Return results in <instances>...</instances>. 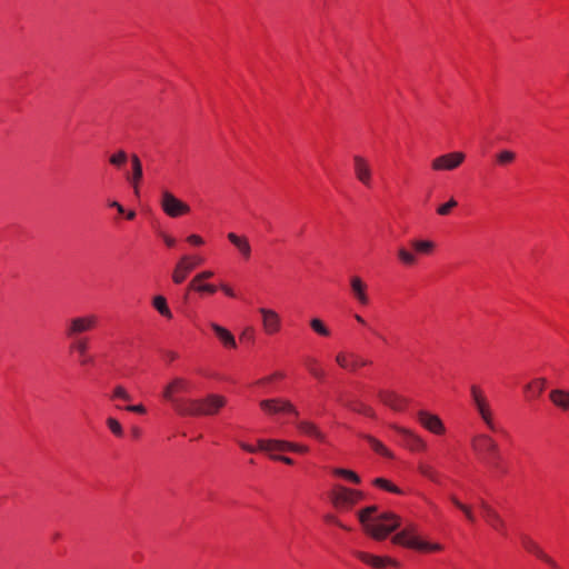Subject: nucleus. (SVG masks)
I'll return each instance as SVG.
<instances>
[{
    "label": "nucleus",
    "mask_w": 569,
    "mask_h": 569,
    "mask_svg": "<svg viewBox=\"0 0 569 569\" xmlns=\"http://www.w3.org/2000/svg\"><path fill=\"white\" fill-rule=\"evenodd\" d=\"M110 399L111 400L119 399V400H123V401H131L132 397L123 386L118 385L112 389Z\"/></svg>",
    "instance_id": "obj_37"
},
{
    "label": "nucleus",
    "mask_w": 569,
    "mask_h": 569,
    "mask_svg": "<svg viewBox=\"0 0 569 569\" xmlns=\"http://www.w3.org/2000/svg\"><path fill=\"white\" fill-rule=\"evenodd\" d=\"M379 401L393 411H403L410 405V398L393 389H379L377 391Z\"/></svg>",
    "instance_id": "obj_10"
},
{
    "label": "nucleus",
    "mask_w": 569,
    "mask_h": 569,
    "mask_svg": "<svg viewBox=\"0 0 569 569\" xmlns=\"http://www.w3.org/2000/svg\"><path fill=\"white\" fill-rule=\"evenodd\" d=\"M332 473L337 477H341L348 481H351L353 483H359L360 482V477L353 472L352 470H349V469H343V468H335L332 469Z\"/></svg>",
    "instance_id": "obj_35"
},
{
    "label": "nucleus",
    "mask_w": 569,
    "mask_h": 569,
    "mask_svg": "<svg viewBox=\"0 0 569 569\" xmlns=\"http://www.w3.org/2000/svg\"><path fill=\"white\" fill-rule=\"evenodd\" d=\"M341 402H342L346 407H349V408H351V409H352V410H355V411H363L365 413H371V412H372L371 408L366 407L365 405H362V403H360V402L352 401V400L347 399V398H342V399H341Z\"/></svg>",
    "instance_id": "obj_42"
},
{
    "label": "nucleus",
    "mask_w": 569,
    "mask_h": 569,
    "mask_svg": "<svg viewBox=\"0 0 569 569\" xmlns=\"http://www.w3.org/2000/svg\"><path fill=\"white\" fill-rule=\"evenodd\" d=\"M418 420H419L421 427H426V428L443 427V423L440 420V418L436 415L428 412V411H420L418 413Z\"/></svg>",
    "instance_id": "obj_29"
},
{
    "label": "nucleus",
    "mask_w": 569,
    "mask_h": 569,
    "mask_svg": "<svg viewBox=\"0 0 569 569\" xmlns=\"http://www.w3.org/2000/svg\"><path fill=\"white\" fill-rule=\"evenodd\" d=\"M465 153L460 151L446 153L435 158L431 168L436 171H451L457 169L465 161Z\"/></svg>",
    "instance_id": "obj_12"
},
{
    "label": "nucleus",
    "mask_w": 569,
    "mask_h": 569,
    "mask_svg": "<svg viewBox=\"0 0 569 569\" xmlns=\"http://www.w3.org/2000/svg\"><path fill=\"white\" fill-rule=\"evenodd\" d=\"M355 319H356L359 323H361V325H366L365 319H363L360 315H356V316H355Z\"/></svg>",
    "instance_id": "obj_59"
},
{
    "label": "nucleus",
    "mask_w": 569,
    "mask_h": 569,
    "mask_svg": "<svg viewBox=\"0 0 569 569\" xmlns=\"http://www.w3.org/2000/svg\"><path fill=\"white\" fill-rule=\"evenodd\" d=\"M221 290L230 298H234L236 297V293L233 291V289L231 287H229L228 284H224L222 283L220 286Z\"/></svg>",
    "instance_id": "obj_52"
},
{
    "label": "nucleus",
    "mask_w": 569,
    "mask_h": 569,
    "mask_svg": "<svg viewBox=\"0 0 569 569\" xmlns=\"http://www.w3.org/2000/svg\"><path fill=\"white\" fill-rule=\"evenodd\" d=\"M410 244L416 252L422 254H429L435 249V243L429 240H412Z\"/></svg>",
    "instance_id": "obj_33"
},
{
    "label": "nucleus",
    "mask_w": 569,
    "mask_h": 569,
    "mask_svg": "<svg viewBox=\"0 0 569 569\" xmlns=\"http://www.w3.org/2000/svg\"><path fill=\"white\" fill-rule=\"evenodd\" d=\"M353 172L357 180L365 187L370 188L372 183V169L365 157L355 154L353 158Z\"/></svg>",
    "instance_id": "obj_13"
},
{
    "label": "nucleus",
    "mask_w": 569,
    "mask_h": 569,
    "mask_svg": "<svg viewBox=\"0 0 569 569\" xmlns=\"http://www.w3.org/2000/svg\"><path fill=\"white\" fill-rule=\"evenodd\" d=\"M311 430V436L316 437V438H320L321 435L319 432V429H310Z\"/></svg>",
    "instance_id": "obj_58"
},
{
    "label": "nucleus",
    "mask_w": 569,
    "mask_h": 569,
    "mask_svg": "<svg viewBox=\"0 0 569 569\" xmlns=\"http://www.w3.org/2000/svg\"><path fill=\"white\" fill-rule=\"evenodd\" d=\"M450 500L459 510H461L463 512V515H465V517L467 518L468 521H470L472 523L476 522V516H475L472 509L469 506H467V505L462 503L461 501H459L457 499V497H455V496H451Z\"/></svg>",
    "instance_id": "obj_36"
},
{
    "label": "nucleus",
    "mask_w": 569,
    "mask_h": 569,
    "mask_svg": "<svg viewBox=\"0 0 569 569\" xmlns=\"http://www.w3.org/2000/svg\"><path fill=\"white\" fill-rule=\"evenodd\" d=\"M363 530L376 540L385 539L400 527V518L392 512L378 513L376 506L367 507L358 512Z\"/></svg>",
    "instance_id": "obj_1"
},
{
    "label": "nucleus",
    "mask_w": 569,
    "mask_h": 569,
    "mask_svg": "<svg viewBox=\"0 0 569 569\" xmlns=\"http://www.w3.org/2000/svg\"><path fill=\"white\" fill-rule=\"evenodd\" d=\"M371 332H373L376 336L380 337L378 332L375 331V329H371Z\"/></svg>",
    "instance_id": "obj_63"
},
{
    "label": "nucleus",
    "mask_w": 569,
    "mask_h": 569,
    "mask_svg": "<svg viewBox=\"0 0 569 569\" xmlns=\"http://www.w3.org/2000/svg\"><path fill=\"white\" fill-rule=\"evenodd\" d=\"M307 368L308 371L317 379H323L325 378V371L318 367V362L316 359H308L307 360Z\"/></svg>",
    "instance_id": "obj_41"
},
{
    "label": "nucleus",
    "mask_w": 569,
    "mask_h": 569,
    "mask_svg": "<svg viewBox=\"0 0 569 569\" xmlns=\"http://www.w3.org/2000/svg\"><path fill=\"white\" fill-rule=\"evenodd\" d=\"M336 362L338 366L342 369H346L348 371L355 372L360 367H365L370 363L367 359L352 353V352H339L336 356Z\"/></svg>",
    "instance_id": "obj_15"
},
{
    "label": "nucleus",
    "mask_w": 569,
    "mask_h": 569,
    "mask_svg": "<svg viewBox=\"0 0 569 569\" xmlns=\"http://www.w3.org/2000/svg\"><path fill=\"white\" fill-rule=\"evenodd\" d=\"M169 357H170V360H174V359L177 358V353L171 352V353L169 355Z\"/></svg>",
    "instance_id": "obj_61"
},
{
    "label": "nucleus",
    "mask_w": 569,
    "mask_h": 569,
    "mask_svg": "<svg viewBox=\"0 0 569 569\" xmlns=\"http://www.w3.org/2000/svg\"><path fill=\"white\" fill-rule=\"evenodd\" d=\"M69 350L78 355V361L81 367L93 365L94 359L89 355V339L79 338L71 341Z\"/></svg>",
    "instance_id": "obj_17"
},
{
    "label": "nucleus",
    "mask_w": 569,
    "mask_h": 569,
    "mask_svg": "<svg viewBox=\"0 0 569 569\" xmlns=\"http://www.w3.org/2000/svg\"><path fill=\"white\" fill-rule=\"evenodd\" d=\"M356 557L376 569L385 568L386 566H398V562L389 557L373 556L363 551H357Z\"/></svg>",
    "instance_id": "obj_24"
},
{
    "label": "nucleus",
    "mask_w": 569,
    "mask_h": 569,
    "mask_svg": "<svg viewBox=\"0 0 569 569\" xmlns=\"http://www.w3.org/2000/svg\"><path fill=\"white\" fill-rule=\"evenodd\" d=\"M116 437L122 438L124 436L123 429H111Z\"/></svg>",
    "instance_id": "obj_57"
},
{
    "label": "nucleus",
    "mask_w": 569,
    "mask_h": 569,
    "mask_svg": "<svg viewBox=\"0 0 569 569\" xmlns=\"http://www.w3.org/2000/svg\"><path fill=\"white\" fill-rule=\"evenodd\" d=\"M259 407L262 412L269 416H298L296 407L283 398L262 399Z\"/></svg>",
    "instance_id": "obj_8"
},
{
    "label": "nucleus",
    "mask_w": 569,
    "mask_h": 569,
    "mask_svg": "<svg viewBox=\"0 0 569 569\" xmlns=\"http://www.w3.org/2000/svg\"><path fill=\"white\" fill-rule=\"evenodd\" d=\"M392 542L419 551H440V543H430L421 540L417 535V526L408 523L400 532L392 537Z\"/></svg>",
    "instance_id": "obj_4"
},
{
    "label": "nucleus",
    "mask_w": 569,
    "mask_h": 569,
    "mask_svg": "<svg viewBox=\"0 0 569 569\" xmlns=\"http://www.w3.org/2000/svg\"><path fill=\"white\" fill-rule=\"evenodd\" d=\"M189 272H190V267L184 266V262H181L179 260V262L176 264L174 270L172 272L173 282L177 284L182 283L186 280Z\"/></svg>",
    "instance_id": "obj_32"
},
{
    "label": "nucleus",
    "mask_w": 569,
    "mask_h": 569,
    "mask_svg": "<svg viewBox=\"0 0 569 569\" xmlns=\"http://www.w3.org/2000/svg\"><path fill=\"white\" fill-rule=\"evenodd\" d=\"M283 377L284 375L282 372L276 371L256 380L251 387L260 389L261 393H271L277 389L276 382L283 379Z\"/></svg>",
    "instance_id": "obj_25"
},
{
    "label": "nucleus",
    "mask_w": 569,
    "mask_h": 569,
    "mask_svg": "<svg viewBox=\"0 0 569 569\" xmlns=\"http://www.w3.org/2000/svg\"><path fill=\"white\" fill-rule=\"evenodd\" d=\"M227 238L230 241V243L237 249L240 257L244 261L250 260V258L252 256V248H251L249 239L246 236H239L234 232H229L227 234Z\"/></svg>",
    "instance_id": "obj_18"
},
{
    "label": "nucleus",
    "mask_w": 569,
    "mask_h": 569,
    "mask_svg": "<svg viewBox=\"0 0 569 569\" xmlns=\"http://www.w3.org/2000/svg\"><path fill=\"white\" fill-rule=\"evenodd\" d=\"M98 325V317L96 315H84L73 317L68 320L64 335L68 339L82 338L81 335L93 330Z\"/></svg>",
    "instance_id": "obj_6"
},
{
    "label": "nucleus",
    "mask_w": 569,
    "mask_h": 569,
    "mask_svg": "<svg viewBox=\"0 0 569 569\" xmlns=\"http://www.w3.org/2000/svg\"><path fill=\"white\" fill-rule=\"evenodd\" d=\"M310 327L317 335L321 337H329L331 333L330 329L319 318H312L310 320Z\"/></svg>",
    "instance_id": "obj_34"
},
{
    "label": "nucleus",
    "mask_w": 569,
    "mask_h": 569,
    "mask_svg": "<svg viewBox=\"0 0 569 569\" xmlns=\"http://www.w3.org/2000/svg\"><path fill=\"white\" fill-rule=\"evenodd\" d=\"M242 449H244L248 452H256L258 449L262 451H267L269 453L276 452V451H297V452H305L307 451V447L295 445L288 441L283 440H264L260 439L258 440V447H253L250 445L241 443L240 445Z\"/></svg>",
    "instance_id": "obj_7"
},
{
    "label": "nucleus",
    "mask_w": 569,
    "mask_h": 569,
    "mask_svg": "<svg viewBox=\"0 0 569 569\" xmlns=\"http://www.w3.org/2000/svg\"><path fill=\"white\" fill-rule=\"evenodd\" d=\"M373 485L379 487V488H381V489H385L387 491H390V492H393V493H397V495H401L402 493L401 489H399L398 487L392 485L389 480L383 479V478H376L373 480Z\"/></svg>",
    "instance_id": "obj_39"
},
{
    "label": "nucleus",
    "mask_w": 569,
    "mask_h": 569,
    "mask_svg": "<svg viewBox=\"0 0 569 569\" xmlns=\"http://www.w3.org/2000/svg\"><path fill=\"white\" fill-rule=\"evenodd\" d=\"M521 543L523 546V548L535 555L538 559H541L543 557V555L546 553L541 547L535 541L532 540L529 536H521Z\"/></svg>",
    "instance_id": "obj_30"
},
{
    "label": "nucleus",
    "mask_w": 569,
    "mask_h": 569,
    "mask_svg": "<svg viewBox=\"0 0 569 569\" xmlns=\"http://www.w3.org/2000/svg\"><path fill=\"white\" fill-rule=\"evenodd\" d=\"M226 405L227 398L218 393H209L202 398H191L188 400L182 416L211 417L217 415Z\"/></svg>",
    "instance_id": "obj_2"
},
{
    "label": "nucleus",
    "mask_w": 569,
    "mask_h": 569,
    "mask_svg": "<svg viewBox=\"0 0 569 569\" xmlns=\"http://www.w3.org/2000/svg\"><path fill=\"white\" fill-rule=\"evenodd\" d=\"M397 441L410 450H420L425 447L423 440L411 429H398Z\"/></svg>",
    "instance_id": "obj_23"
},
{
    "label": "nucleus",
    "mask_w": 569,
    "mask_h": 569,
    "mask_svg": "<svg viewBox=\"0 0 569 569\" xmlns=\"http://www.w3.org/2000/svg\"><path fill=\"white\" fill-rule=\"evenodd\" d=\"M473 448L478 455L482 456L483 459H487L488 462H490V459L495 457L496 445L485 435L478 436L473 439Z\"/></svg>",
    "instance_id": "obj_20"
},
{
    "label": "nucleus",
    "mask_w": 569,
    "mask_h": 569,
    "mask_svg": "<svg viewBox=\"0 0 569 569\" xmlns=\"http://www.w3.org/2000/svg\"><path fill=\"white\" fill-rule=\"evenodd\" d=\"M210 327L224 347L231 349L237 348L236 339L228 329L223 328L222 326L216 322H211Z\"/></svg>",
    "instance_id": "obj_28"
},
{
    "label": "nucleus",
    "mask_w": 569,
    "mask_h": 569,
    "mask_svg": "<svg viewBox=\"0 0 569 569\" xmlns=\"http://www.w3.org/2000/svg\"><path fill=\"white\" fill-rule=\"evenodd\" d=\"M516 159V153L510 150H502L497 154V161L501 166H507Z\"/></svg>",
    "instance_id": "obj_43"
},
{
    "label": "nucleus",
    "mask_w": 569,
    "mask_h": 569,
    "mask_svg": "<svg viewBox=\"0 0 569 569\" xmlns=\"http://www.w3.org/2000/svg\"><path fill=\"white\" fill-rule=\"evenodd\" d=\"M191 382L183 377H174L162 391V398L170 403L172 409L182 415L186 411L188 400L191 398H180V393L189 392Z\"/></svg>",
    "instance_id": "obj_3"
},
{
    "label": "nucleus",
    "mask_w": 569,
    "mask_h": 569,
    "mask_svg": "<svg viewBox=\"0 0 569 569\" xmlns=\"http://www.w3.org/2000/svg\"><path fill=\"white\" fill-rule=\"evenodd\" d=\"M271 457L273 459L280 460V461H282V462L287 463V465H292L293 463V460L291 458H289V457L276 456V455H272V453H271Z\"/></svg>",
    "instance_id": "obj_53"
},
{
    "label": "nucleus",
    "mask_w": 569,
    "mask_h": 569,
    "mask_svg": "<svg viewBox=\"0 0 569 569\" xmlns=\"http://www.w3.org/2000/svg\"><path fill=\"white\" fill-rule=\"evenodd\" d=\"M127 411L144 415L147 412V409L143 405H129L123 408Z\"/></svg>",
    "instance_id": "obj_47"
},
{
    "label": "nucleus",
    "mask_w": 569,
    "mask_h": 569,
    "mask_svg": "<svg viewBox=\"0 0 569 569\" xmlns=\"http://www.w3.org/2000/svg\"><path fill=\"white\" fill-rule=\"evenodd\" d=\"M398 258L406 266H413L417 262L416 256L403 247L398 249Z\"/></svg>",
    "instance_id": "obj_38"
},
{
    "label": "nucleus",
    "mask_w": 569,
    "mask_h": 569,
    "mask_svg": "<svg viewBox=\"0 0 569 569\" xmlns=\"http://www.w3.org/2000/svg\"><path fill=\"white\" fill-rule=\"evenodd\" d=\"M134 217H136V212L134 211H129L127 213V219H129V220H132Z\"/></svg>",
    "instance_id": "obj_60"
},
{
    "label": "nucleus",
    "mask_w": 569,
    "mask_h": 569,
    "mask_svg": "<svg viewBox=\"0 0 569 569\" xmlns=\"http://www.w3.org/2000/svg\"><path fill=\"white\" fill-rule=\"evenodd\" d=\"M107 423H108V427H121L120 421H118L117 419H114L112 417L108 418Z\"/></svg>",
    "instance_id": "obj_55"
},
{
    "label": "nucleus",
    "mask_w": 569,
    "mask_h": 569,
    "mask_svg": "<svg viewBox=\"0 0 569 569\" xmlns=\"http://www.w3.org/2000/svg\"><path fill=\"white\" fill-rule=\"evenodd\" d=\"M181 262H184V266L190 267V272L198 267L199 264L203 263V259L198 256H182L180 259Z\"/></svg>",
    "instance_id": "obj_44"
},
{
    "label": "nucleus",
    "mask_w": 569,
    "mask_h": 569,
    "mask_svg": "<svg viewBox=\"0 0 569 569\" xmlns=\"http://www.w3.org/2000/svg\"><path fill=\"white\" fill-rule=\"evenodd\" d=\"M420 470L423 476L428 477L433 481H438L437 473L430 466H421Z\"/></svg>",
    "instance_id": "obj_46"
},
{
    "label": "nucleus",
    "mask_w": 569,
    "mask_h": 569,
    "mask_svg": "<svg viewBox=\"0 0 569 569\" xmlns=\"http://www.w3.org/2000/svg\"><path fill=\"white\" fill-rule=\"evenodd\" d=\"M153 308L164 318L171 319L172 312L168 307L167 299L163 296H156L152 299Z\"/></svg>",
    "instance_id": "obj_31"
},
{
    "label": "nucleus",
    "mask_w": 569,
    "mask_h": 569,
    "mask_svg": "<svg viewBox=\"0 0 569 569\" xmlns=\"http://www.w3.org/2000/svg\"><path fill=\"white\" fill-rule=\"evenodd\" d=\"M187 241L193 246H201L204 242L203 239L198 234H190L187 238Z\"/></svg>",
    "instance_id": "obj_50"
},
{
    "label": "nucleus",
    "mask_w": 569,
    "mask_h": 569,
    "mask_svg": "<svg viewBox=\"0 0 569 569\" xmlns=\"http://www.w3.org/2000/svg\"><path fill=\"white\" fill-rule=\"evenodd\" d=\"M350 288L353 298L362 306H367L369 303V297L367 295V284L365 281L358 277L352 276L350 278Z\"/></svg>",
    "instance_id": "obj_26"
},
{
    "label": "nucleus",
    "mask_w": 569,
    "mask_h": 569,
    "mask_svg": "<svg viewBox=\"0 0 569 569\" xmlns=\"http://www.w3.org/2000/svg\"><path fill=\"white\" fill-rule=\"evenodd\" d=\"M138 437H139L138 431H133V432H132V438H133V439H137Z\"/></svg>",
    "instance_id": "obj_62"
},
{
    "label": "nucleus",
    "mask_w": 569,
    "mask_h": 569,
    "mask_svg": "<svg viewBox=\"0 0 569 569\" xmlns=\"http://www.w3.org/2000/svg\"><path fill=\"white\" fill-rule=\"evenodd\" d=\"M329 497L335 508L345 511L351 509L352 506L361 500L363 498V493L359 490L337 485L331 490Z\"/></svg>",
    "instance_id": "obj_5"
},
{
    "label": "nucleus",
    "mask_w": 569,
    "mask_h": 569,
    "mask_svg": "<svg viewBox=\"0 0 569 569\" xmlns=\"http://www.w3.org/2000/svg\"><path fill=\"white\" fill-rule=\"evenodd\" d=\"M258 311L261 316L263 331L269 336L278 333L281 329L280 316L268 308H260Z\"/></svg>",
    "instance_id": "obj_16"
},
{
    "label": "nucleus",
    "mask_w": 569,
    "mask_h": 569,
    "mask_svg": "<svg viewBox=\"0 0 569 569\" xmlns=\"http://www.w3.org/2000/svg\"><path fill=\"white\" fill-rule=\"evenodd\" d=\"M551 405L561 412L569 411V390L565 388H553L548 395Z\"/></svg>",
    "instance_id": "obj_22"
},
{
    "label": "nucleus",
    "mask_w": 569,
    "mask_h": 569,
    "mask_svg": "<svg viewBox=\"0 0 569 569\" xmlns=\"http://www.w3.org/2000/svg\"><path fill=\"white\" fill-rule=\"evenodd\" d=\"M110 207L116 208L119 213H124V208L118 201H112L109 203Z\"/></svg>",
    "instance_id": "obj_54"
},
{
    "label": "nucleus",
    "mask_w": 569,
    "mask_h": 569,
    "mask_svg": "<svg viewBox=\"0 0 569 569\" xmlns=\"http://www.w3.org/2000/svg\"><path fill=\"white\" fill-rule=\"evenodd\" d=\"M128 160V154L123 150H119L109 158V162L117 168H121Z\"/></svg>",
    "instance_id": "obj_40"
},
{
    "label": "nucleus",
    "mask_w": 569,
    "mask_h": 569,
    "mask_svg": "<svg viewBox=\"0 0 569 569\" xmlns=\"http://www.w3.org/2000/svg\"><path fill=\"white\" fill-rule=\"evenodd\" d=\"M433 430H435V431H437L438 433H440V431H441L442 429L437 428V429H433Z\"/></svg>",
    "instance_id": "obj_64"
},
{
    "label": "nucleus",
    "mask_w": 569,
    "mask_h": 569,
    "mask_svg": "<svg viewBox=\"0 0 569 569\" xmlns=\"http://www.w3.org/2000/svg\"><path fill=\"white\" fill-rule=\"evenodd\" d=\"M458 206V202L451 198L448 202L441 204L437 209V213L440 216H448L450 211Z\"/></svg>",
    "instance_id": "obj_45"
},
{
    "label": "nucleus",
    "mask_w": 569,
    "mask_h": 569,
    "mask_svg": "<svg viewBox=\"0 0 569 569\" xmlns=\"http://www.w3.org/2000/svg\"><path fill=\"white\" fill-rule=\"evenodd\" d=\"M325 519H326V521H327V522H329V523H333V525H336V526H338V527H340V528H342V529H345V530H350V528H349V527H347V526H345L342 522H340V521L338 520V518H337L336 516H333V515H327V516L325 517Z\"/></svg>",
    "instance_id": "obj_49"
},
{
    "label": "nucleus",
    "mask_w": 569,
    "mask_h": 569,
    "mask_svg": "<svg viewBox=\"0 0 569 569\" xmlns=\"http://www.w3.org/2000/svg\"><path fill=\"white\" fill-rule=\"evenodd\" d=\"M479 506L487 523L502 536H507L506 522L500 515L485 500H480Z\"/></svg>",
    "instance_id": "obj_14"
},
{
    "label": "nucleus",
    "mask_w": 569,
    "mask_h": 569,
    "mask_svg": "<svg viewBox=\"0 0 569 569\" xmlns=\"http://www.w3.org/2000/svg\"><path fill=\"white\" fill-rule=\"evenodd\" d=\"M131 166H132V174L127 176L128 182L133 188L134 192L138 193L139 191V183L142 179V163L140 158L137 154H131Z\"/></svg>",
    "instance_id": "obj_27"
},
{
    "label": "nucleus",
    "mask_w": 569,
    "mask_h": 569,
    "mask_svg": "<svg viewBox=\"0 0 569 569\" xmlns=\"http://www.w3.org/2000/svg\"><path fill=\"white\" fill-rule=\"evenodd\" d=\"M213 277V272L211 270H204L197 273L189 283V289L196 290L198 292L206 293H214L217 291V287L210 283H202L203 280L210 279Z\"/></svg>",
    "instance_id": "obj_21"
},
{
    "label": "nucleus",
    "mask_w": 569,
    "mask_h": 569,
    "mask_svg": "<svg viewBox=\"0 0 569 569\" xmlns=\"http://www.w3.org/2000/svg\"><path fill=\"white\" fill-rule=\"evenodd\" d=\"M163 240L168 247H173L176 244V240L172 237L164 236Z\"/></svg>",
    "instance_id": "obj_56"
},
{
    "label": "nucleus",
    "mask_w": 569,
    "mask_h": 569,
    "mask_svg": "<svg viewBox=\"0 0 569 569\" xmlns=\"http://www.w3.org/2000/svg\"><path fill=\"white\" fill-rule=\"evenodd\" d=\"M368 440L370 441L371 443V447L379 453L381 455H388V451L387 449L383 447V445L381 442H379L378 440L376 439H372V438H368Z\"/></svg>",
    "instance_id": "obj_48"
},
{
    "label": "nucleus",
    "mask_w": 569,
    "mask_h": 569,
    "mask_svg": "<svg viewBox=\"0 0 569 569\" xmlns=\"http://www.w3.org/2000/svg\"><path fill=\"white\" fill-rule=\"evenodd\" d=\"M161 208L171 218H177L190 211V207L187 203L179 200L168 190L162 191Z\"/></svg>",
    "instance_id": "obj_11"
},
{
    "label": "nucleus",
    "mask_w": 569,
    "mask_h": 569,
    "mask_svg": "<svg viewBox=\"0 0 569 569\" xmlns=\"http://www.w3.org/2000/svg\"><path fill=\"white\" fill-rule=\"evenodd\" d=\"M546 378H535L523 386V397L528 402H532L540 398L546 389Z\"/></svg>",
    "instance_id": "obj_19"
},
{
    "label": "nucleus",
    "mask_w": 569,
    "mask_h": 569,
    "mask_svg": "<svg viewBox=\"0 0 569 569\" xmlns=\"http://www.w3.org/2000/svg\"><path fill=\"white\" fill-rule=\"evenodd\" d=\"M470 396L472 405L475 406L482 421L488 426H492L493 413L485 391L479 386L472 385L470 386Z\"/></svg>",
    "instance_id": "obj_9"
},
{
    "label": "nucleus",
    "mask_w": 569,
    "mask_h": 569,
    "mask_svg": "<svg viewBox=\"0 0 569 569\" xmlns=\"http://www.w3.org/2000/svg\"><path fill=\"white\" fill-rule=\"evenodd\" d=\"M543 562H546L548 566H550L552 569H560L558 563L547 553L543 555V557L540 559Z\"/></svg>",
    "instance_id": "obj_51"
}]
</instances>
